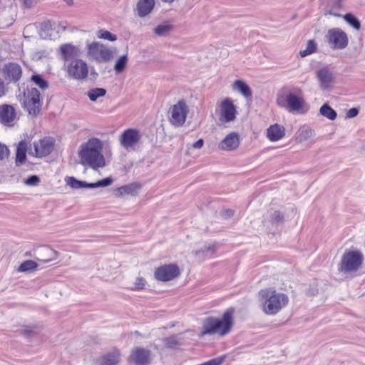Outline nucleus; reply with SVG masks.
Listing matches in <instances>:
<instances>
[{"label": "nucleus", "instance_id": "f257e3e1", "mask_svg": "<svg viewBox=\"0 0 365 365\" xmlns=\"http://www.w3.org/2000/svg\"><path fill=\"white\" fill-rule=\"evenodd\" d=\"M103 142L97 138H91L82 143L78 150L79 163L95 171L106 166V158L103 154Z\"/></svg>", "mask_w": 365, "mask_h": 365}, {"label": "nucleus", "instance_id": "f03ea898", "mask_svg": "<svg viewBox=\"0 0 365 365\" xmlns=\"http://www.w3.org/2000/svg\"><path fill=\"white\" fill-rule=\"evenodd\" d=\"M258 299L262 310L267 315L277 314L289 302V297L287 294L277 292L272 288L261 289L258 294Z\"/></svg>", "mask_w": 365, "mask_h": 365}, {"label": "nucleus", "instance_id": "7ed1b4c3", "mask_svg": "<svg viewBox=\"0 0 365 365\" xmlns=\"http://www.w3.org/2000/svg\"><path fill=\"white\" fill-rule=\"evenodd\" d=\"M232 326L233 311L230 309L223 314L222 319L214 317L205 319L200 336L217 335L222 337L230 332Z\"/></svg>", "mask_w": 365, "mask_h": 365}, {"label": "nucleus", "instance_id": "20e7f679", "mask_svg": "<svg viewBox=\"0 0 365 365\" xmlns=\"http://www.w3.org/2000/svg\"><path fill=\"white\" fill-rule=\"evenodd\" d=\"M364 262V255L359 250H347L343 254L338 269L344 274L357 272Z\"/></svg>", "mask_w": 365, "mask_h": 365}, {"label": "nucleus", "instance_id": "39448f33", "mask_svg": "<svg viewBox=\"0 0 365 365\" xmlns=\"http://www.w3.org/2000/svg\"><path fill=\"white\" fill-rule=\"evenodd\" d=\"M277 103L289 112L295 113L299 112L303 108L304 100L302 91L295 90L286 94L279 93L277 98Z\"/></svg>", "mask_w": 365, "mask_h": 365}, {"label": "nucleus", "instance_id": "423d86ee", "mask_svg": "<svg viewBox=\"0 0 365 365\" xmlns=\"http://www.w3.org/2000/svg\"><path fill=\"white\" fill-rule=\"evenodd\" d=\"M39 91L35 88H28L23 95H19V99L21 106L26 110L29 115L36 116L39 113L42 101Z\"/></svg>", "mask_w": 365, "mask_h": 365}, {"label": "nucleus", "instance_id": "0eeeda50", "mask_svg": "<svg viewBox=\"0 0 365 365\" xmlns=\"http://www.w3.org/2000/svg\"><path fill=\"white\" fill-rule=\"evenodd\" d=\"M88 58L98 63L110 61L114 55V51L101 42H92L87 46Z\"/></svg>", "mask_w": 365, "mask_h": 365}, {"label": "nucleus", "instance_id": "6e6552de", "mask_svg": "<svg viewBox=\"0 0 365 365\" xmlns=\"http://www.w3.org/2000/svg\"><path fill=\"white\" fill-rule=\"evenodd\" d=\"M17 14V5L14 0H0V29L12 25Z\"/></svg>", "mask_w": 365, "mask_h": 365}, {"label": "nucleus", "instance_id": "1a4fd4ad", "mask_svg": "<svg viewBox=\"0 0 365 365\" xmlns=\"http://www.w3.org/2000/svg\"><path fill=\"white\" fill-rule=\"evenodd\" d=\"M189 113V106L187 101L182 98L172 106L169 109V121L175 126H182L186 121Z\"/></svg>", "mask_w": 365, "mask_h": 365}, {"label": "nucleus", "instance_id": "9d476101", "mask_svg": "<svg viewBox=\"0 0 365 365\" xmlns=\"http://www.w3.org/2000/svg\"><path fill=\"white\" fill-rule=\"evenodd\" d=\"M68 76L75 80H84L88 77V67L87 63L82 59L72 61L63 64Z\"/></svg>", "mask_w": 365, "mask_h": 365}, {"label": "nucleus", "instance_id": "9b49d317", "mask_svg": "<svg viewBox=\"0 0 365 365\" xmlns=\"http://www.w3.org/2000/svg\"><path fill=\"white\" fill-rule=\"evenodd\" d=\"M326 39L329 46L335 50L345 48L349 42L346 34L339 28L329 29Z\"/></svg>", "mask_w": 365, "mask_h": 365}, {"label": "nucleus", "instance_id": "f8f14e48", "mask_svg": "<svg viewBox=\"0 0 365 365\" xmlns=\"http://www.w3.org/2000/svg\"><path fill=\"white\" fill-rule=\"evenodd\" d=\"M65 180L66 184L73 189L108 187L113 182V179L111 177L104 178L93 183H88L85 181L78 180L74 177H67Z\"/></svg>", "mask_w": 365, "mask_h": 365}, {"label": "nucleus", "instance_id": "ddd939ff", "mask_svg": "<svg viewBox=\"0 0 365 365\" xmlns=\"http://www.w3.org/2000/svg\"><path fill=\"white\" fill-rule=\"evenodd\" d=\"M180 275L179 267L175 264H165L159 267L155 272V277L161 282L173 280Z\"/></svg>", "mask_w": 365, "mask_h": 365}, {"label": "nucleus", "instance_id": "4468645a", "mask_svg": "<svg viewBox=\"0 0 365 365\" xmlns=\"http://www.w3.org/2000/svg\"><path fill=\"white\" fill-rule=\"evenodd\" d=\"M58 54L63 61V64H67L72 61L79 59L81 50L78 46L72 43H64L59 47Z\"/></svg>", "mask_w": 365, "mask_h": 365}, {"label": "nucleus", "instance_id": "2eb2a0df", "mask_svg": "<svg viewBox=\"0 0 365 365\" xmlns=\"http://www.w3.org/2000/svg\"><path fill=\"white\" fill-rule=\"evenodd\" d=\"M237 110L233 101L230 98H225L220 104V120L222 122L228 123L236 118Z\"/></svg>", "mask_w": 365, "mask_h": 365}, {"label": "nucleus", "instance_id": "dca6fc26", "mask_svg": "<svg viewBox=\"0 0 365 365\" xmlns=\"http://www.w3.org/2000/svg\"><path fill=\"white\" fill-rule=\"evenodd\" d=\"M2 74L6 81L17 83L21 77L22 69L18 63L11 62L4 64Z\"/></svg>", "mask_w": 365, "mask_h": 365}, {"label": "nucleus", "instance_id": "f3484780", "mask_svg": "<svg viewBox=\"0 0 365 365\" xmlns=\"http://www.w3.org/2000/svg\"><path fill=\"white\" fill-rule=\"evenodd\" d=\"M141 135L135 129H128L125 130L120 138V145L125 149L135 146L140 141Z\"/></svg>", "mask_w": 365, "mask_h": 365}, {"label": "nucleus", "instance_id": "a211bd4d", "mask_svg": "<svg viewBox=\"0 0 365 365\" xmlns=\"http://www.w3.org/2000/svg\"><path fill=\"white\" fill-rule=\"evenodd\" d=\"M150 357V351L149 350L137 347L132 351L129 361L135 365H145L149 363Z\"/></svg>", "mask_w": 365, "mask_h": 365}, {"label": "nucleus", "instance_id": "6ab92c4d", "mask_svg": "<svg viewBox=\"0 0 365 365\" xmlns=\"http://www.w3.org/2000/svg\"><path fill=\"white\" fill-rule=\"evenodd\" d=\"M240 142L239 135L231 132L218 144V148L225 151L235 150L239 147Z\"/></svg>", "mask_w": 365, "mask_h": 365}, {"label": "nucleus", "instance_id": "aec40b11", "mask_svg": "<svg viewBox=\"0 0 365 365\" xmlns=\"http://www.w3.org/2000/svg\"><path fill=\"white\" fill-rule=\"evenodd\" d=\"M35 155L38 158L48 155L53 150V142L50 138H43L34 143Z\"/></svg>", "mask_w": 365, "mask_h": 365}, {"label": "nucleus", "instance_id": "412c9836", "mask_svg": "<svg viewBox=\"0 0 365 365\" xmlns=\"http://www.w3.org/2000/svg\"><path fill=\"white\" fill-rule=\"evenodd\" d=\"M141 186L138 182L130 183L117 187L114 190V194L117 197H123L125 195H136Z\"/></svg>", "mask_w": 365, "mask_h": 365}, {"label": "nucleus", "instance_id": "4be33fe9", "mask_svg": "<svg viewBox=\"0 0 365 365\" xmlns=\"http://www.w3.org/2000/svg\"><path fill=\"white\" fill-rule=\"evenodd\" d=\"M16 118V110L12 106L4 104L0 106V122L8 125Z\"/></svg>", "mask_w": 365, "mask_h": 365}, {"label": "nucleus", "instance_id": "5701e85b", "mask_svg": "<svg viewBox=\"0 0 365 365\" xmlns=\"http://www.w3.org/2000/svg\"><path fill=\"white\" fill-rule=\"evenodd\" d=\"M285 135V128L277 123L270 125L267 129V138L272 142L278 141Z\"/></svg>", "mask_w": 365, "mask_h": 365}, {"label": "nucleus", "instance_id": "b1692460", "mask_svg": "<svg viewBox=\"0 0 365 365\" xmlns=\"http://www.w3.org/2000/svg\"><path fill=\"white\" fill-rule=\"evenodd\" d=\"M317 76L323 90L328 88L333 82V73L327 68H323L318 71Z\"/></svg>", "mask_w": 365, "mask_h": 365}, {"label": "nucleus", "instance_id": "393cba45", "mask_svg": "<svg viewBox=\"0 0 365 365\" xmlns=\"http://www.w3.org/2000/svg\"><path fill=\"white\" fill-rule=\"evenodd\" d=\"M155 0H138L136 5L138 15L143 18L148 16L153 9Z\"/></svg>", "mask_w": 365, "mask_h": 365}, {"label": "nucleus", "instance_id": "a878e982", "mask_svg": "<svg viewBox=\"0 0 365 365\" xmlns=\"http://www.w3.org/2000/svg\"><path fill=\"white\" fill-rule=\"evenodd\" d=\"M315 135L314 130L308 126L304 125L301 127L297 133V140L302 143L308 140Z\"/></svg>", "mask_w": 365, "mask_h": 365}, {"label": "nucleus", "instance_id": "bb28decb", "mask_svg": "<svg viewBox=\"0 0 365 365\" xmlns=\"http://www.w3.org/2000/svg\"><path fill=\"white\" fill-rule=\"evenodd\" d=\"M342 0H322V4L326 6L329 14L338 16L336 11L341 7Z\"/></svg>", "mask_w": 365, "mask_h": 365}, {"label": "nucleus", "instance_id": "cd10ccee", "mask_svg": "<svg viewBox=\"0 0 365 365\" xmlns=\"http://www.w3.org/2000/svg\"><path fill=\"white\" fill-rule=\"evenodd\" d=\"M27 145L24 141H21L16 149V165H21L26 160Z\"/></svg>", "mask_w": 365, "mask_h": 365}, {"label": "nucleus", "instance_id": "c85d7f7f", "mask_svg": "<svg viewBox=\"0 0 365 365\" xmlns=\"http://www.w3.org/2000/svg\"><path fill=\"white\" fill-rule=\"evenodd\" d=\"M120 360V354L115 351L103 356L100 359L101 365H116Z\"/></svg>", "mask_w": 365, "mask_h": 365}, {"label": "nucleus", "instance_id": "c756f323", "mask_svg": "<svg viewBox=\"0 0 365 365\" xmlns=\"http://www.w3.org/2000/svg\"><path fill=\"white\" fill-rule=\"evenodd\" d=\"M128 58L127 54L120 56L115 61L113 70L116 74H120L125 71L128 65Z\"/></svg>", "mask_w": 365, "mask_h": 365}, {"label": "nucleus", "instance_id": "7c9ffc66", "mask_svg": "<svg viewBox=\"0 0 365 365\" xmlns=\"http://www.w3.org/2000/svg\"><path fill=\"white\" fill-rule=\"evenodd\" d=\"M234 88L237 89L240 93L246 97L250 98L252 96V91L250 86L241 80H237L234 83Z\"/></svg>", "mask_w": 365, "mask_h": 365}, {"label": "nucleus", "instance_id": "2f4dec72", "mask_svg": "<svg viewBox=\"0 0 365 365\" xmlns=\"http://www.w3.org/2000/svg\"><path fill=\"white\" fill-rule=\"evenodd\" d=\"M319 113L329 120H334L336 118V112L327 103H324L319 109Z\"/></svg>", "mask_w": 365, "mask_h": 365}, {"label": "nucleus", "instance_id": "473e14b6", "mask_svg": "<svg viewBox=\"0 0 365 365\" xmlns=\"http://www.w3.org/2000/svg\"><path fill=\"white\" fill-rule=\"evenodd\" d=\"M173 30V26L168 23H163L154 29V33L158 36H165Z\"/></svg>", "mask_w": 365, "mask_h": 365}, {"label": "nucleus", "instance_id": "72a5a7b5", "mask_svg": "<svg viewBox=\"0 0 365 365\" xmlns=\"http://www.w3.org/2000/svg\"><path fill=\"white\" fill-rule=\"evenodd\" d=\"M106 94V90L103 88H95L87 92V96L91 101H96L98 98L103 97Z\"/></svg>", "mask_w": 365, "mask_h": 365}, {"label": "nucleus", "instance_id": "f704fd0d", "mask_svg": "<svg viewBox=\"0 0 365 365\" xmlns=\"http://www.w3.org/2000/svg\"><path fill=\"white\" fill-rule=\"evenodd\" d=\"M181 339L178 335H173L163 339L165 345L168 348H175V346L181 344Z\"/></svg>", "mask_w": 365, "mask_h": 365}, {"label": "nucleus", "instance_id": "c9c22d12", "mask_svg": "<svg viewBox=\"0 0 365 365\" xmlns=\"http://www.w3.org/2000/svg\"><path fill=\"white\" fill-rule=\"evenodd\" d=\"M38 264L33 260H26L22 262L18 268V271L21 272H29L35 269Z\"/></svg>", "mask_w": 365, "mask_h": 365}, {"label": "nucleus", "instance_id": "e433bc0d", "mask_svg": "<svg viewBox=\"0 0 365 365\" xmlns=\"http://www.w3.org/2000/svg\"><path fill=\"white\" fill-rule=\"evenodd\" d=\"M317 50V43L314 40H309L307 43L306 48L300 51V56L305 57L314 53Z\"/></svg>", "mask_w": 365, "mask_h": 365}, {"label": "nucleus", "instance_id": "4c0bfd02", "mask_svg": "<svg viewBox=\"0 0 365 365\" xmlns=\"http://www.w3.org/2000/svg\"><path fill=\"white\" fill-rule=\"evenodd\" d=\"M96 35L98 38L108 40L109 41H115L117 39V36L115 34L104 29L98 31Z\"/></svg>", "mask_w": 365, "mask_h": 365}, {"label": "nucleus", "instance_id": "58836bf2", "mask_svg": "<svg viewBox=\"0 0 365 365\" xmlns=\"http://www.w3.org/2000/svg\"><path fill=\"white\" fill-rule=\"evenodd\" d=\"M344 19L354 29L359 30L361 28L360 21L351 14L344 15Z\"/></svg>", "mask_w": 365, "mask_h": 365}, {"label": "nucleus", "instance_id": "ea45409f", "mask_svg": "<svg viewBox=\"0 0 365 365\" xmlns=\"http://www.w3.org/2000/svg\"><path fill=\"white\" fill-rule=\"evenodd\" d=\"M31 79L37 86L41 89H46L48 87V82L40 75H33Z\"/></svg>", "mask_w": 365, "mask_h": 365}, {"label": "nucleus", "instance_id": "a19ab883", "mask_svg": "<svg viewBox=\"0 0 365 365\" xmlns=\"http://www.w3.org/2000/svg\"><path fill=\"white\" fill-rule=\"evenodd\" d=\"M41 36L43 38H48L51 36L50 31L52 30V24L50 21L43 22L41 27Z\"/></svg>", "mask_w": 365, "mask_h": 365}, {"label": "nucleus", "instance_id": "79ce46f5", "mask_svg": "<svg viewBox=\"0 0 365 365\" xmlns=\"http://www.w3.org/2000/svg\"><path fill=\"white\" fill-rule=\"evenodd\" d=\"M146 281L144 278L142 277H138L135 279V283H134V287L132 288V289L134 290H140L144 289V287L146 285Z\"/></svg>", "mask_w": 365, "mask_h": 365}, {"label": "nucleus", "instance_id": "37998d69", "mask_svg": "<svg viewBox=\"0 0 365 365\" xmlns=\"http://www.w3.org/2000/svg\"><path fill=\"white\" fill-rule=\"evenodd\" d=\"M9 150L8 148L0 143V161L9 157Z\"/></svg>", "mask_w": 365, "mask_h": 365}, {"label": "nucleus", "instance_id": "c03bdc74", "mask_svg": "<svg viewBox=\"0 0 365 365\" xmlns=\"http://www.w3.org/2000/svg\"><path fill=\"white\" fill-rule=\"evenodd\" d=\"M283 215L279 211H274L271 215V220L274 223H279L283 220Z\"/></svg>", "mask_w": 365, "mask_h": 365}, {"label": "nucleus", "instance_id": "a18cd8bd", "mask_svg": "<svg viewBox=\"0 0 365 365\" xmlns=\"http://www.w3.org/2000/svg\"><path fill=\"white\" fill-rule=\"evenodd\" d=\"M39 182V178L36 175H31L25 180L28 185H36Z\"/></svg>", "mask_w": 365, "mask_h": 365}, {"label": "nucleus", "instance_id": "49530a36", "mask_svg": "<svg viewBox=\"0 0 365 365\" xmlns=\"http://www.w3.org/2000/svg\"><path fill=\"white\" fill-rule=\"evenodd\" d=\"M47 252H48V255L51 256L49 259H43L41 260L43 262H49L53 259H55L56 258L57 252L51 249H46Z\"/></svg>", "mask_w": 365, "mask_h": 365}, {"label": "nucleus", "instance_id": "de8ad7c7", "mask_svg": "<svg viewBox=\"0 0 365 365\" xmlns=\"http://www.w3.org/2000/svg\"><path fill=\"white\" fill-rule=\"evenodd\" d=\"M36 29V26L34 24H29L27 25L24 29V36L25 38H27L29 37V36L27 34H30L31 32L33 31V30H35Z\"/></svg>", "mask_w": 365, "mask_h": 365}, {"label": "nucleus", "instance_id": "09e8293b", "mask_svg": "<svg viewBox=\"0 0 365 365\" xmlns=\"http://www.w3.org/2000/svg\"><path fill=\"white\" fill-rule=\"evenodd\" d=\"M215 251V247L214 246H208V247H205L204 248L201 249L200 250H198L195 252V255H200V254L201 252H205V253H207L208 252H210L211 253H212L213 252Z\"/></svg>", "mask_w": 365, "mask_h": 365}, {"label": "nucleus", "instance_id": "8fccbe9b", "mask_svg": "<svg viewBox=\"0 0 365 365\" xmlns=\"http://www.w3.org/2000/svg\"><path fill=\"white\" fill-rule=\"evenodd\" d=\"M358 113H359V110L356 108H352L347 111V113L346 114V117L349 118H351L356 116L358 115Z\"/></svg>", "mask_w": 365, "mask_h": 365}, {"label": "nucleus", "instance_id": "3c124183", "mask_svg": "<svg viewBox=\"0 0 365 365\" xmlns=\"http://www.w3.org/2000/svg\"><path fill=\"white\" fill-rule=\"evenodd\" d=\"M21 1L27 8H31L37 3V0H21Z\"/></svg>", "mask_w": 365, "mask_h": 365}, {"label": "nucleus", "instance_id": "603ef678", "mask_svg": "<svg viewBox=\"0 0 365 365\" xmlns=\"http://www.w3.org/2000/svg\"><path fill=\"white\" fill-rule=\"evenodd\" d=\"M204 145V141L202 139H199L197 140L193 145L192 147L194 148L200 149Z\"/></svg>", "mask_w": 365, "mask_h": 365}, {"label": "nucleus", "instance_id": "864d4df0", "mask_svg": "<svg viewBox=\"0 0 365 365\" xmlns=\"http://www.w3.org/2000/svg\"><path fill=\"white\" fill-rule=\"evenodd\" d=\"M5 94L4 83L0 79V97Z\"/></svg>", "mask_w": 365, "mask_h": 365}, {"label": "nucleus", "instance_id": "5fc2aeb1", "mask_svg": "<svg viewBox=\"0 0 365 365\" xmlns=\"http://www.w3.org/2000/svg\"><path fill=\"white\" fill-rule=\"evenodd\" d=\"M233 213L234 212L232 210H227L225 211H224L222 215L224 217H230L231 216L233 215Z\"/></svg>", "mask_w": 365, "mask_h": 365}, {"label": "nucleus", "instance_id": "6e6d98bb", "mask_svg": "<svg viewBox=\"0 0 365 365\" xmlns=\"http://www.w3.org/2000/svg\"><path fill=\"white\" fill-rule=\"evenodd\" d=\"M66 29V26L63 25L62 24H58L57 31L59 32L60 31H63Z\"/></svg>", "mask_w": 365, "mask_h": 365}, {"label": "nucleus", "instance_id": "4d7b16f0", "mask_svg": "<svg viewBox=\"0 0 365 365\" xmlns=\"http://www.w3.org/2000/svg\"><path fill=\"white\" fill-rule=\"evenodd\" d=\"M64 1L69 6H71L73 4V0H64Z\"/></svg>", "mask_w": 365, "mask_h": 365}, {"label": "nucleus", "instance_id": "13d9d810", "mask_svg": "<svg viewBox=\"0 0 365 365\" xmlns=\"http://www.w3.org/2000/svg\"><path fill=\"white\" fill-rule=\"evenodd\" d=\"M163 2L172 4L175 0H161Z\"/></svg>", "mask_w": 365, "mask_h": 365}, {"label": "nucleus", "instance_id": "bf43d9fd", "mask_svg": "<svg viewBox=\"0 0 365 365\" xmlns=\"http://www.w3.org/2000/svg\"><path fill=\"white\" fill-rule=\"evenodd\" d=\"M26 331H28V332H31L32 331L31 330H26Z\"/></svg>", "mask_w": 365, "mask_h": 365}]
</instances>
